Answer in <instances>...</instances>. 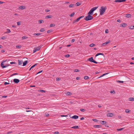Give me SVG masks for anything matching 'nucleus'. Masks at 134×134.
I'll return each instance as SVG.
<instances>
[{
	"label": "nucleus",
	"mask_w": 134,
	"mask_h": 134,
	"mask_svg": "<svg viewBox=\"0 0 134 134\" xmlns=\"http://www.w3.org/2000/svg\"><path fill=\"white\" fill-rule=\"evenodd\" d=\"M93 12L92 10L91 9L88 13V14L92 15L93 14Z\"/></svg>",
	"instance_id": "nucleus-12"
},
{
	"label": "nucleus",
	"mask_w": 134,
	"mask_h": 134,
	"mask_svg": "<svg viewBox=\"0 0 134 134\" xmlns=\"http://www.w3.org/2000/svg\"><path fill=\"white\" fill-rule=\"evenodd\" d=\"M75 14V13L74 12H73L70 15V17H72V16H73Z\"/></svg>",
	"instance_id": "nucleus-36"
},
{
	"label": "nucleus",
	"mask_w": 134,
	"mask_h": 134,
	"mask_svg": "<svg viewBox=\"0 0 134 134\" xmlns=\"http://www.w3.org/2000/svg\"><path fill=\"white\" fill-rule=\"evenodd\" d=\"M65 94L68 96H70L72 94V93L69 92H65Z\"/></svg>",
	"instance_id": "nucleus-11"
},
{
	"label": "nucleus",
	"mask_w": 134,
	"mask_h": 134,
	"mask_svg": "<svg viewBox=\"0 0 134 134\" xmlns=\"http://www.w3.org/2000/svg\"><path fill=\"white\" fill-rule=\"evenodd\" d=\"M84 78L85 80H87L89 79V77L87 76H85L84 77Z\"/></svg>",
	"instance_id": "nucleus-30"
},
{
	"label": "nucleus",
	"mask_w": 134,
	"mask_h": 134,
	"mask_svg": "<svg viewBox=\"0 0 134 134\" xmlns=\"http://www.w3.org/2000/svg\"><path fill=\"white\" fill-rule=\"evenodd\" d=\"M134 25L133 26H129V29H134Z\"/></svg>",
	"instance_id": "nucleus-22"
},
{
	"label": "nucleus",
	"mask_w": 134,
	"mask_h": 134,
	"mask_svg": "<svg viewBox=\"0 0 134 134\" xmlns=\"http://www.w3.org/2000/svg\"><path fill=\"white\" fill-rule=\"evenodd\" d=\"M17 25L19 26L20 25V22H17Z\"/></svg>",
	"instance_id": "nucleus-50"
},
{
	"label": "nucleus",
	"mask_w": 134,
	"mask_h": 134,
	"mask_svg": "<svg viewBox=\"0 0 134 134\" xmlns=\"http://www.w3.org/2000/svg\"><path fill=\"white\" fill-rule=\"evenodd\" d=\"M130 110L127 109L125 110V112L126 113H129L130 112Z\"/></svg>",
	"instance_id": "nucleus-40"
},
{
	"label": "nucleus",
	"mask_w": 134,
	"mask_h": 134,
	"mask_svg": "<svg viewBox=\"0 0 134 134\" xmlns=\"http://www.w3.org/2000/svg\"><path fill=\"white\" fill-rule=\"evenodd\" d=\"M92 120L95 122H97V120L96 119H92Z\"/></svg>",
	"instance_id": "nucleus-54"
},
{
	"label": "nucleus",
	"mask_w": 134,
	"mask_h": 134,
	"mask_svg": "<svg viewBox=\"0 0 134 134\" xmlns=\"http://www.w3.org/2000/svg\"><path fill=\"white\" fill-rule=\"evenodd\" d=\"M93 127L95 128H100L101 127V125H95L93 126Z\"/></svg>",
	"instance_id": "nucleus-14"
},
{
	"label": "nucleus",
	"mask_w": 134,
	"mask_h": 134,
	"mask_svg": "<svg viewBox=\"0 0 134 134\" xmlns=\"http://www.w3.org/2000/svg\"><path fill=\"white\" fill-rule=\"evenodd\" d=\"M75 41V40L74 39H72L71 41V42L72 43L74 42Z\"/></svg>",
	"instance_id": "nucleus-53"
},
{
	"label": "nucleus",
	"mask_w": 134,
	"mask_h": 134,
	"mask_svg": "<svg viewBox=\"0 0 134 134\" xmlns=\"http://www.w3.org/2000/svg\"><path fill=\"white\" fill-rule=\"evenodd\" d=\"M53 17V16L51 15H49L46 16H45V18L46 19H48L49 18H52Z\"/></svg>",
	"instance_id": "nucleus-15"
},
{
	"label": "nucleus",
	"mask_w": 134,
	"mask_h": 134,
	"mask_svg": "<svg viewBox=\"0 0 134 134\" xmlns=\"http://www.w3.org/2000/svg\"><path fill=\"white\" fill-rule=\"evenodd\" d=\"M7 97V96H2V98H5Z\"/></svg>",
	"instance_id": "nucleus-59"
},
{
	"label": "nucleus",
	"mask_w": 134,
	"mask_h": 134,
	"mask_svg": "<svg viewBox=\"0 0 134 134\" xmlns=\"http://www.w3.org/2000/svg\"><path fill=\"white\" fill-rule=\"evenodd\" d=\"M10 64H15L16 63L15 62H11L10 63Z\"/></svg>",
	"instance_id": "nucleus-64"
},
{
	"label": "nucleus",
	"mask_w": 134,
	"mask_h": 134,
	"mask_svg": "<svg viewBox=\"0 0 134 134\" xmlns=\"http://www.w3.org/2000/svg\"><path fill=\"white\" fill-rule=\"evenodd\" d=\"M40 32H43L45 31V29L43 28H42L40 30Z\"/></svg>",
	"instance_id": "nucleus-26"
},
{
	"label": "nucleus",
	"mask_w": 134,
	"mask_h": 134,
	"mask_svg": "<svg viewBox=\"0 0 134 134\" xmlns=\"http://www.w3.org/2000/svg\"><path fill=\"white\" fill-rule=\"evenodd\" d=\"M38 91L39 92H45L46 91L43 90H38Z\"/></svg>",
	"instance_id": "nucleus-27"
},
{
	"label": "nucleus",
	"mask_w": 134,
	"mask_h": 134,
	"mask_svg": "<svg viewBox=\"0 0 134 134\" xmlns=\"http://www.w3.org/2000/svg\"><path fill=\"white\" fill-rule=\"evenodd\" d=\"M76 6H79V5H81V3H78V2H77L76 3Z\"/></svg>",
	"instance_id": "nucleus-42"
},
{
	"label": "nucleus",
	"mask_w": 134,
	"mask_h": 134,
	"mask_svg": "<svg viewBox=\"0 0 134 134\" xmlns=\"http://www.w3.org/2000/svg\"><path fill=\"white\" fill-rule=\"evenodd\" d=\"M87 60L88 61H90L91 62H93L96 64L98 63L97 62L93 59V57H91L89 58Z\"/></svg>",
	"instance_id": "nucleus-4"
},
{
	"label": "nucleus",
	"mask_w": 134,
	"mask_h": 134,
	"mask_svg": "<svg viewBox=\"0 0 134 134\" xmlns=\"http://www.w3.org/2000/svg\"><path fill=\"white\" fill-rule=\"evenodd\" d=\"M50 26V27H53L55 26V25L54 24H51Z\"/></svg>",
	"instance_id": "nucleus-39"
},
{
	"label": "nucleus",
	"mask_w": 134,
	"mask_h": 134,
	"mask_svg": "<svg viewBox=\"0 0 134 134\" xmlns=\"http://www.w3.org/2000/svg\"><path fill=\"white\" fill-rule=\"evenodd\" d=\"M5 38V36H3L1 38V39H4Z\"/></svg>",
	"instance_id": "nucleus-57"
},
{
	"label": "nucleus",
	"mask_w": 134,
	"mask_h": 134,
	"mask_svg": "<svg viewBox=\"0 0 134 134\" xmlns=\"http://www.w3.org/2000/svg\"><path fill=\"white\" fill-rule=\"evenodd\" d=\"M117 81L119 83H123L124 82L123 81H121L118 80V81Z\"/></svg>",
	"instance_id": "nucleus-37"
},
{
	"label": "nucleus",
	"mask_w": 134,
	"mask_h": 134,
	"mask_svg": "<svg viewBox=\"0 0 134 134\" xmlns=\"http://www.w3.org/2000/svg\"><path fill=\"white\" fill-rule=\"evenodd\" d=\"M19 8L20 9L23 10L25 9V7L23 6H21L19 7Z\"/></svg>",
	"instance_id": "nucleus-20"
},
{
	"label": "nucleus",
	"mask_w": 134,
	"mask_h": 134,
	"mask_svg": "<svg viewBox=\"0 0 134 134\" xmlns=\"http://www.w3.org/2000/svg\"><path fill=\"white\" fill-rule=\"evenodd\" d=\"M95 45V44H93V43H92L89 46L91 47H93Z\"/></svg>",
	"instance_id": "nucleus-34"
},
{
	"label": "nucleus",
	"mask_w": 134,
	"mask_h": 134,
	"mask_svg": "<svg viewBox=\"0 0 134 134\" xmlns=\"http://www.w3.org/2000/svg\"><path fill=\"white\" fill-rule=\"evenodd\" d=\"M99 55H104V54L102 53H98L96 54L95 55V57H96Z\"/></svg>",
	"instance_id": "nucleus-16"
},
{
	"label": "nucleus",
	"mask_w": 134,
	"mask_h": 134,
	"mask_svg": "<svg viewBox=\"0 0 134 134\" xmlns=\"http://www.w3.org/2000/svg\"><path fill=\"white\" fill-rule=\"evenodd\" d=\"M126 0H115L114 1L115 2H125Z\"/></svg>",
	"instance_id": "nucleus-9"
},
{
	"label": "nucleus",
	"mask_w": 134,
	"mask_h": 134,
	"mask_svg": "<svg viewBox=\"0 0 134 134\" xmlns=\"http://www.w3.org/2000/svg\"><path fill=\"white\" fill-rule=\"evenodd\" d=\"M13 81L15 83H17L19 82L20 80L18 79H15L13 80Z\"/></svg>",
	"instance_id": "nucleus-7"
},
{
	"label": "nucleus",
	"mask_w": 134,
	"mask_h": 134,
	"mask_svg": "<svg viewBox=\"0 0 134 134\" xmlns=\"http://www.w3.org/2000/svg\"><path fill=\"white\" fill-rule=\"evenodd\" d=\"M131 15L130 14H126V17L128 18H129L131 17Z\"/></svg>",
	"instance_id": "nucleus-23"
},
{
	"label": "nucleus",
	"mask_w": 134,
	"mask_h": 134,
	"mask_svg": "<svg viewBox=\"0 0 134 134\" xmlns=\"http://www.w3.org/2000/svg\"><path fill=\"white\" fill-rule=\"evenodd\" d=\"M80 79V77H77L76 78V79L77 80H79Z\"/></svg>",
	"instance_id": "nucleus-62"
},
{
	"label": "nucleus",
	"mask_w": 134,
	"mask_h": 134,
	"mask_svg": "<svg viewBox=\"0 0 134 134\" xmlns=\"http://www.w3.org/2000/svg\"><path fill=\"white\" fill-rule=\"evenodd\" d=\"M71 118L72 119H77L78 118L79 116H78L75 115L73 116Z\"/></svg>",
	"instance_id": "nucleus-13"
},
{
	"label": "nucleus",
	"mask_w": 134,
	"mask_h": 134,
	"mask_svg": "<svg viewBox=\"0 0 134 134\" xmlns=\"http://www.w3.org/2000/svg\"><path fill=\"white\" fill-rule=\"evenodd\" d=\"M7 31L6 32H5V33H10L11 32V31H10V30H9V29H7Z\"/></svg>",
	"instance_id": "nucleus-28"
},
{
	"label": "nucleus",
	"mask_w": 134,
	"mask_h": 134,
	"mask_svg": "<svg viewBox=\"0 0 134 134\" xmlns=\"http://www.w3.org/2000/svg\"><path fill=\"white\" fill-rule=\"evenodd\" d=\"M42 72V70H41V71H40L39 72H38L37 73V74H39V73H40L41 72Z\"/></svg>",
	"instance_id": "nucleus-52"
},
{
	"label": "nucleus",
	"mask_w": 134,
	"mask_h": 134,
	"mask_svg": "<svg viewBox=\"0 0 134 134\" xmlns=\"http://www.w3.org/2000/svg\"><path fill=\"white\" fill-rule=\"evenodd\" d=\"M109 73H105V74H103V75H102L100 77H99L98 78H100V77H101L103 76H104L106 75V74H108Z\"/></svg>",
	"instance_id": "nucleus-38"
},
{
	"label": "nucleus",
	"mask_w": 134,
	"mask_h": 134,
	"mask_svg": "<svg viewBox=\"0 0 134 134\" xmlns=\"http://www.w3.org/2000/svg\"><path fill=\"white\" fill-rule=\"evenodd\" d=\"M124 128H121L119 129H117L118 131H121L123 130Z\"/></svg>",
	"instance_id": "nucleus-45"
},
{
	"label": "nucleus",
	"mask_w": 134,
	"mask_h": 134,
	"mask_svg": "<svg viewBox=\"0 0 134 134\" xmlns=\"http://www.w3.org/2000/svg\"><path fill=\"white\" fill-rule=\"evenodd\" d=\"M80 110L82 112H84L85 111V110L83 109H81Z\"/></svg>",
	"instance_id": "nucleus-41"
},
{
	"label": "nucleus",
	"mask_w": 134,
	"mask_h": 134,
	"mask_svg": "<svg viewBox=\"0 0 134 134\" xmlns=\"http://www.w3.org/2000/svg\"><path fill=\"white\" fill-rule=\"evenodd\" d=\"M18 65H21L23 63V61L22 60H18Z\"/></svg>",
	"instance_id": "nucleus-19"
},
{
	"label": "nucleus",
	"mask_w": 134,
	"mask_h": 134,
	"mask_svg": "<svg viewBox=\"0 0 134 134\" xmlns=\"http://www.w3.org/2000/svg\"><path fill=\"white\" fill-rule=\"evenodd\" d=\"M84 17V16H80V17L77 18L76 20L74 21L73 22V23H74L79 21L80 20V19L83 18Z\"/></svg>",
	"instance_id": "nucleus-5"
},
{
	"label": "nucleus",
	"mask_w": 134,
	"mask_h": 134,
	"mask_svg": "<svg viewBox=\"0 0 134 134\" xmlns=\"http://www.w3.org/2000/svg\"><path fill=\"white\" fill-rule=\"evenodd\" d=\"M51 32V31L50 30H48L47 31V33H50Z\"/></svg>",
	"instance_id": "nucleus-60"
},
{
	"label": "nucleus",
	"mask_w": 134,
	"mask_h": 134,
	"mask_svg": "<svg viewBox=\"0 0 134 134\" xmlns=\"http://www.w3.org/2000/svg\"><path fill=\"white\" fill-rule=\"evenodd\" d=\"M28 61V60H26V61H24L23 62V66H25L26 65V64H27V63Z\"/></svg>",
	"instance_id": "nucleus-17"
},
{
	"label": "nucleus",
	"mask_w": 134,
	"mask_h": 134,
	"mask_svg": "<svg viewBox=\"0 0 134 134\" xmlns=\"http://www.w3.org/2000/svg\"><path fill=\"white\" fill-rule=\"evenodd\" d=\"M22 47V46L20 45H17L16 46V47L17 49H20Z\"/></svg>",
	"instance_id": "nucleus-21"
},
{
	"label": "nucleus",
	"mask_w": 134,
	"mask_h": 134,
	"mask_svg": "<svg viewBox=\"0 0 134 134\" xmlns=\"http://www.w3.org/2000/svg\"><path fill=\"white\" fill-rule=\"evenodd\" d=\"M74 71L75 72H77L79 71V70L77 69H75L74 70Z\"/></svg>",
	"instance_id": "nucleus-46"
},
{
	"label": "nucleus",
	"mask_w": 134,
	"mask_h": 134,
	"mask_svg": "<svg viewBox=\"0 0 134 134\" xmlns=\"http://www.w3.org/2000/svg\"><path fill=\"white\" fill-rule=\"evenodd\" d=\"M106 9L107 8L106 7L102 6L99 10L100 15H102L105 12Z\"/></svg>",
	"instance_id": "nucleus-1"
},
{
	"label": "nucleus",
	"mask_w": 134,
	"mask_h": 134,
	"mask_svg": "<svg viewBox=\"0 0 134 134\" xmlns=\"http://www.w3.org/2000/svg\"><path fill=\"white\" fill-rule=\"evenodd\" d=\"M98 8V7H93V8H92L91 9L92 10L93 12H94V10H96L97 8Z\"/></svg>",
	"instance_id": "nucleus-18"
},
{
	"label": "nucleus",
	"mask_w": 134,
	"mask_h": 134,
	"mask_svg": "<svg viewBox=\"0 0 134 134\" xmlns=\"http://www.w3.org/2000/svg\"><path fill=\"white\" fill-rule=\"evenodd\" d=\"M60 80V79L59 78H57V81H59Z\"/></svg>",
	"instance_id": "nucleus-63"
},
{
	"label": "nucleus",
	"mask_w": 134,
	"mask_h": 134,
	"mask_svg": "<svg viewBox=\"0 0 134 134\" xmlns=\"http://www.w3.org/2000/svg\"><path fill=\"white\" fill-rule=\"evenodd\" d=\"M108 29H106L105 30V33H108Z\"/></svg>",
	"instance_id": "nucleus-51"
},
{
	"label": "nucleus",
	"mask_w": 134,
	"mask_h": 134,
	"mask_svg": "<svg viewBox=\"0 0 134 134\" xmlns=\"http://www.w3.org/2000/svg\"><path fill=\"white\" fill-rule=\"evenodd\" d=\"M117 21L119 23H120L121 22V21L120 19H118L117 20Z\"/></svg>",
	"instance_id": "nucleus-61"
},
{
	"label": "nucleus",
	"mask_w": 134,
	"mask_h": 134,
	"mask_svg": "<svg viewBox=\"0 0 134 134\" xmlns=\"http://www.w3.org/2000/svg\"><path fill=\"white\" fill-rule=\"evenodd\" d=\"M42 46L40 45L37 47H35L33 51V53H35L37 51L39 50L41 48Z\"/></svg>",
	"instance_id": "nucleus-3"
},
{
	"label": "nucleus",
	"mask_w": 134,
	"mask_h": 134,
	"mask_svg": "<svg viewBox=\"0 0 134 134\" xmlns=\"http://www.w3.org/2000/svg\"><path fill=\"white\" fill-rule=\"evenodd\" d=\"M27 38V37H26L25 36H23L22 37V39H26Z\"/></svg>",
	"instance_id": "nucleus-35"
},
{
	"label": "nucleus",
	"mask_w": 134,
	"mask_h": 134,
	"mask_svg": "<svg viewBox=\"0 0 134 134\" xmlns=\"http://www.w3.org/2000/svg\"><path fill=\"white\" fill-rule=\"evenodd\" d=\"M93 19V17L91 15L88 14L87 16L84 19L86 21L90 20Z\"/></svg>",
	"instance_id": "nucleus-2"
},
{
	"label": "nucleus",
	"mask_w": 134,
	"mask_h": 134,
	"mask_svg": "<svg viewBox=\"0 0 134 134\" xmlns=\"http://www.w3.org/2000/svg\"><path fill=\"white\" fill-rule=\"evenodd\" d=\"M65 56L66 57H69L70 56V55L68 54H66L65 55Z\"/></svg>",
	"instance_id": "nucleus-44"
},
{
	"label": "nucleus",
	"mask_w": 134,
	"mask_h": 134,
	"mask_svg": "<svg viewBox=\"0 0 134 134\" xmlns=\"http://www.w3.org/2000/svg\"><path fill=\"white\" fill-rule=\"evenodd\" d=\"M49 11H50V10L49 9H46L45 10V11L46 12H49Z\"/></svg>",
	"instance_id": "nucleus-58"
},
{
	"label": "nucleus",
	"mask_w": 134,
	"mask_h": 134,
	"mask_svg": "<svg viewBox=\"0 0 134 134\" xmlns=\"http://www.w3.org/2000/svg\"><path fill=\"white\" fill-rule=\"evenodd\" d=\"M110 42V40H108V41L103 43L102 44V46H105L107 44H108Z\"/></svg>",
	"instance_id": "nucleus-8"
},
{
	"label": "nucleus",
	"mask_w": 134,
	"mask_h": 134,
	"mask_svg": "<svg viewBox=\"0 0 134 134\" xmlns=\"http://www.w3.org/2000/svg\"><path fill=\"white\" fill-rule=\"evenodd\" d=\"M9 66V65H4L3 67V68H4L8 67Z\"/></svg>",
	"instance_id": "nucleus-47"
},
{
	"label": "nucleus",
	"mask_w": 134,
	"mask_h": 134,
	"mask_svg": "<svg viewBox=\"0 0 134 134\" xmlns=\"http://www.w3.org/2000/svg\"><path fill=\"white\" fill-rule=\"evenodd\" d=\"M127 24L126 23H122L120 25V26L122 27H125L127 26Z\"/></svg>",
	"instance_id": "nucleus-6"
},
{
	"label": "nucleus",
	"mask_w": 134,
	"mask_h": 134,
	"mask_svg": "<svg viewBox=\"0 0 134 134\" xmlns=\"http://www.w3.org/2000/svg\"><path fill=\"white\" fill-rule=\"evenodd\" d=\"M5 61H3V62H2V63H1V67L2 68H3V67L4 66V64H3V62H5Z\"/></svg>",
	"instance_id": "nucleus-31"
},
{
	"label": "nucleus",
	"mask_w": 134,
	"mask_h": 134,
	"mask_svg": "<svg viewBox=\"0 0 134 134\" xmlns=\"http://www.w3.org/2000/svg\"><path fill=\"white\" fill-rule=\"evenodd\" d=\"M74 6H75V5L74 4H71L69 5V8L73 7H74Z\"/></svg>",
	"instance_id": "nucleus-24"
},
{
	"label": "nucleus",
	"mask_w": 134,
	"mask_h": 134,
	"mask_svg": "<svg viewBox=\"0 0 134 134\" xmlns=\"http://www.w3.org/2000/svg\"><path fill=\"white\" fill-rule=\"evenodd\" d=\"M18 74L17 73H14V74H12L11 76H12L13 75H17Z\"/></svg>",
	"instance_id": "nucleus-56"
},
{
	"label": "nucleus",
	"mask_w": 134,
	"mask_h": 134,
	"mask_svg": "<svg viewBox=\"0 0 134 134\" xmlns=\"http://www.w3.org/2000/svg\"><path fill=\"white\" fill-rule=\"evenodd\" d=\"M102 123L101 124H105L107 123V122L105 121H102Z\"/></svg>",
	"instance_id": "nucleus-32"
},
{
	"label": "nucleus",
	"mask_w": 134,
	"mask_h": 134,
	"mask_svg": "<svg viewBox=\"0 0 134 134\" xmlns=\"http://www.w3.org/2000/svg\"><path fill=\"white\" fill-rule=\"evenodd\" d=\"M37 65V64H36L33 65H32V66H31V68H32L34 67L36 65Z\"/></svg>",
	"instance_id": "nucleus-49"
},
{
	"label": "nucleus",
	"mask_w": 134,
	"mask_h": 134,
	"mask_svg": "<svg viewBox=\"0 0 134 134\" xmlns=\"http://www.w3.org/2000/svg\"><path fill=\"white\" fill-rule=\"evenodd\" d=\"M9 84V83L7 82H5L4 83V85H7V84Z\"/></svg>",
	"instance_id": "nucleus-55"
},
{
	"label": "nucleus",
	"mask_w": 134,
	"mask_h": 134,
	"mask_svg": "<svg viewBox=\"0 0 134 134\" xmlns=\"http://www.w3.org/2000/svg\"><path fill=\"white\" fill-rule=\"evenodd\" d=\"M113 115V114L111 113H108L107 114V116L109 117H112Z\"/></svg>",
	"instance_id": "nucleus-10"
},
{
	"label": "nucleus",
	"mask_w": 134,
	"mask_h": 134,
	"mask_svg": "<svg viewBox=\"0 0 134 134\" xmlns=\"http://www.w3.org/2000/svg\"><path fill=\"white\" fill-rule=\"evenodd\" d=\"M129 100L131 101H134V98H129Z\"/></svg>",
	"instance_id": "nucleus-29"
},
{
	"label": "nucleus",
	"mask_w": 134,
	"mask_h": 134,
	"mask_svg": "<svg viewBox=\"0 0 134 134\" xmlns=\"http://www.w3.org/2000/svg\"><path fill=\"white\" fill-rule=\"evenodd\" d=\"M42 21H43L42 20H40L38 21V23H39L41 24L42 23Z\"/></svg>",
	"instance_id": "nucleus-43"
},
{
	"label": "nucleus",
	"mask_w": 134,
	"mask_h": 134,
	"mask_svg": "<svg viewBox=\"0 0 134 134\" xmlns=\"http://www.w3.org/2000/svg\"><path fill=\"white\" fill-rule=\"evenodd\" d=\"M59 133V132L58 131H55L54 132V134H58Z\"/></svg>",
	"instance_id": "nucleus-48"
},
{
	"label": "nucleus",
	"mask_w": 134,
	"mask_h": 134,
	"mask_svg": "<svg viewBox=\"0 0 134 134\" xmlns=\"http://www.w3.org/2000/svg\"><path fill=\"white\" fill-rule=\"evenodd\" d=\"M71 128H73L74 129H76V128H79L78 126H74L71 127Z\"/></svg>",
	"instance_id": "nucleus-33"
},
{
	"label": "nucleus",
	"mask_w": 134,
	"mask_h": 134,
	"mask_svg": "<svg viewBox=\"0 0 134 134\" xmlns=\"http://www.w3.org/2000/svg\"><path fill=\"white\" fill-rule=\"evenodd\" d=\"M41 33H37V34L35 33L33 34V35L35 36H39V35H41Z\"/></svg>",
	"instance_id": "nucleus-25"
}]
</instances>
